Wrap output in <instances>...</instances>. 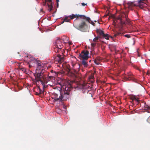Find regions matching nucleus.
Segmentation results:
<instances>
[{
  "label": "nucleus",
  "mask_w": 150,
  "mask_h": 150,
  "mask_svg": "<svg viewBox=\"0 0 150 150\" xmlns=\"http://www.w3.org/2000/svg\"><path fill=\"white\" fill-rule=\"evenodd\" d=\"M63 89L61 88L56 87L55 91L52 94V98L55 101L61 102L67 100L70 97V93L71 88L70 87L64 86Z\"/></svg>",
  "instance_id": "nucleus-1"
},
{
  "label": "nucleus",
  "mask_w": 150,
  "mask_h": 150,
  "mask_svg": "<svg viewBox=\"0 0 150 150\" xmlns=\"http://www.w3.org/2000/svg\"><path fill=\"white\" fill-rule=\"evenodd\" d=\"M37 65V68L36 69L34 75L37 81H40L42 85L44 83H47V79L45 74V71L43 69V64L40 60H35V62Z\"/></svg>",
  "instance_id": "nucleus-2"
},
{
  "label": "nucleus",
  "mask_w": 150,
  "mask_h": 150,
  "mask_svg": "<svg viewBox=\"0 0 150 150\" xmlns=\"http://www.w3.org/2000/svg\"><path fill=\"white\" fill-rule=\"evenodd\" d=\"M117 19L119 20L120 27H122L123 25L128 24L131 25L132 22L128 18V16L127 14L125 13L120 14L117 18Z\"/></svg>",
  "instance_id": "nucleus-3"
},
{
  "label": "nucleus",
  "mask_w": 150,
  "mask_h": 150,
  "mask_svg": "<svg viewBox=\"0 0 150 150\" xmlns=\"http://www.w3.org/2000/svg\"><path fill=\"white\" fill-rule=\"evenodd\" d=\"M81 15H79V17H80V18L81 19L79 25H76V21H74V24L76 26L77 29L83 32H86L88 29V25L86 23V20L83 18H82L81 16Z\"/></svg>",
  "instance_id": "nucleus-4"
},
{
  "label": "nucleus",
  "mask_w": 150,
  "mask_h": 150,
  "mask_svg": "<svg viewBox=\"0 0 150 150\" xmlns=\"http://www.w3.org/2000/svg\"><path fill=\"white\" fill-rule=\"evenodd\" d=\"M54 51L56 52H59V51L63 47V45L62 44L61 40L58 38L55 43Z\"/></svg>",
  "instance_id": "nucleus-5"
},
{
  "label": "nucleus",
  "mask_w": 150,
  "mask_h": 150,
  "mask_svg": "<svg viewBox=\"0 0 150 150\" xmlns=\"http://www.w3.org/2000/svg\"><path fill=\"white\" fill-rule=\"evenodd\" d=\"M89 52L87 50L83 51L79 54V57L82 59V60H87L89 58Z\"/></svg>",
  "instance_id": "nucleus-6"
},
{
  "label": "nucleus",
  "mask_w": 150,
  "mask_h": 150,
  "mask_svg": "<svg viewBox=\"0 0 150 150\" xmlns=\"http://www.w3.org/2000/svg\"><path fill=\"white\" fill-rule=\"evenodd\" d=\"M147 0H139L137 1V7H138L141 8H143L146 4V3Z\"/></svg>",
  "instance_id": "nucleus-7"
},
{
  "label": "nucleus",
  "mask_w": 150,
  "mask_h": 150,
  "mask_svg": "<svg viewBox=\"0 0 150 150\" xmlns=\"http://www.w3.org/2000/svg\"><path fill=\"white\" fill-rule=\"evenodd\" d=\"M66 69L68 72V75L69 76L73 77L75 76V74L76 73V71L75 70H73V71H71L69 68L68 66L66 67Z\"/></svg>",
  "instance_id": "nucleus-8"
},
{
  "label": "nucleus",
  "mask_w": 150,
  "mask_h": 150,
  "mask_svg": "<svg viewBox=\"0 0 150 150\" xmlns=\"http://www.w3.org/2000/svg\"><path fill=\"white\" fill-rule=\"evenodd\" d=\"M81 16L82 18H83L84 19L86 20V21H88L89 23L91 24L93 26H95V24L94 22L92 21L90 18L89 17H87L84 15H81Z\"/></svg>",
  "instance_id": "nucleus-9"
},
{
  "label": "nucleus",
  "mask_w": 150,
  "mask_h": 150,
  "mask_svg": "<svg viewBox=\"0 0 150 150\" xmlns=\"http://www.w3.org/2000/svg\"><path fill=\"white\" fill-rule=\"evenodd\" d=\"M81 16L82 18H83L84 19L86 20V21H88L89 23L91 24L93 26H95V24L94 22L92 21L90 18L89 17H87L84 15H81Z\"/></svg>",
  "instance_id": "nucleus-10"
},
{
  "label": "nucleus",
  "mask_w": 150,
  "mask_h": 150,
  "mask_svg": "<svg viewBox=\"0 0 150 150\" xmlns=\"http://www.w3.org/2000/svg\"><path fill=\"white\" fill-rule=\"evenodd\" d=\"M64 57H62L61 55L59 54L57 55V57L55 59V61L58 62H62L64 61Z\"/></svg>",
  "instance_id": "nucleus-11"
},
{
  "label": "nucleus",
  "mask_w": 150,
  "mask_h": 150,
  "mask_svg": "<svg viewBox=\"0 0 150 150\" xmlns=\"http://www.w3.org/2000/svg\"><path fill=\"white\" fill-rule=\"evenodd\" d=\"M127 76L125 77V79L127 80H130L133 79L132 74L131 72L127 73Z\"/></svg>",
  "instance_id": "nucleus-12"
},
{
  "label": "nucleus",
  "mask_w": 150,
  "mask_h": 150,
  "mask_svg": "<svg viewBox=\"0 0 150 150\" xmlns=\"http://www.w3.org/2000/svg\"><path fill=\"white\" fill-rule=\"evenodd\" d=\"M79 15H74L72 14L71 15L69 16H68L66 17H67L68 19H67V20H68L69 19V21L70 20H72L74 18L76 17L77 18L76 19V20L78 19V17H79Z\"/></svg>",
  "instance_id": "nucleus-13"
},
{
  "label": "nucleus",
  "mask_w": 150,
  "mask_h": 150,
  "mask_svg": "<svg viewBox=\"0 0 150 150\" xmlns=\"http://www.w3.org/2000/svg\"><path fill=\"white\" fill-rule=\"evenodd\" d=\"M89 85L86 84L82 86V91L83 93H88L89 91L88 90Z\"/></svg>",
  "instance_id": "nucleus-14"
},
{
  "label": "nucleus",
  "mask_w": 150,
  "mask_h": 150,
  "mask_svg": "<svg viewBox=\"0 0 150 150\" xmlns=\"http://www.w3.org/2000/svg\"><path fill=\"white\" fill-rule=\"evenodd\" d=\"M28 58L31 61H34V62L35 63V60H37L33 56L30 55H28L26 57H25L24 58L25 60H27L28 59Z\"/></svg>",
  "instance_id": "nucleus-15"
},
{
  "label": "nucleus",
  "mask_w": 150,
  "mask_h": 150,
  "mask_svg": "<svg viewBox=\"0 0 150 150\" xmlns=\"http://www.w3.org/2000/svg\"><path fill=\"white\" fill-rule=\"evenodd\" d=\"M128 6L129 8H130L134 6L137 7V3H134V2H129L127 3Z\"/></svg>",
  "instance_id": "nucleus-16"
},
{
  "label": "nucleus",
  "mask_w": 150,
  "mask_h": 150,
  "mask_svg": "<svg viewBox=\"0 0 150 150\" xmlns=\"http://www.w3.org/2000/svg\"><path fill=\"white\" fill-rule=\"evenodd\" d=\"M144 110L149 113H150V106L147 105H146L144 106Z\"/></svg>",
  "instance_id": "nucleus-17"
},
{
  "label": "nucleus",
  "mask_w": 150,
  "mask_h": 150,
  "mask_svg": "<svg viewBox=\"0 0 150 150\" xmlns=\"http://www.w3.org/2000/svg\"><path fill=\"white\" fill-rule=\"evenodd\" d=\"M87 60H82V63L84 67H87L88 66L87 62L86 61Z\"/></svg>",
  "instance_id": "nucleus-18"
},
{
  "label": "nucleus",
  "mask_w": 150,
  "mask_h": 150,
  "mask_svg": "<svg viewBox=\"0 0 150 150\" xmlns=\"http://www.w3.org/2000/svg\"><path fill=\"white\" fill-rule=\"evenodd\" d=\"M97 32L98 33L100 36L102 37L104 35V31L100 29H98L96 30Z\"/></svg>",
  "instance_id": "nucleus-19"
},
{
  "label": "nucleus",
  "mask_w": 150,
  "mask_h": 150,
  "mask_svg": "<svg viewBox=\"0 0 150 150\" xmlns=\"http://www.w3.org/2000/svg\"><path fill=\"white\" fill-rule=\"evenodd\" d=\"M47 5L49 8V11H51L52 10V8H53V6L52 5V3H51V4H48Z\"/></svg>",
  "instance_id": "nucleus-20"
},
{
  "label": "nucleus",
  "mask_w": 150,
  "mask_h": 150,
  "mask_svg": "<svg viewBox=\"0 0 150 150\" xmlns=\"http://www.w3.org/2000/svg\"><path fill=\"white\" fill-rule=\"evenodd\" d=\"M62 39L64 42V40H66V41L65 42L66 43H67L68 42V38L67 37H66V36H63L62 37Z\"/></svg>",
  "instance_id": "nucleus-21"
},
{
  "label": "nucleus",
  "mask_w": 150,
  "mask_h": 150,
  "mask_svg": "<svg viewBox=\"0 0 150 150\" xmlns=\"http://www.w3.org/2000/svg\"><path fill=\"white\" fill-rule=\"evenodd\" d=\"M102 37H103L104 38H105V39H106L107 40L109 39V36L108 35V34H105L104 33V35H103Z\"/></svg>",
  "instance_id": "nucleus-22"
},
{
  "label": "nucleus",
  "mask_w": 150,
  "mask_h": 150,
  "mask_svg": "<svg viewBox=\"0 0 150 150\" xmlns=\"http://www.w3.org/2000/svg\"><path fill=\"white\" fill-rule=\"evenodd\" d=\"M68 19L67 17H65L63 21L62 22L61 24H63L64 23V22H69V19L68 20H67V19Z\"/></svg>",
  "instance_id": "nucleus-23"
},
{
  "label": "nucleus",
  "mask_w": 150,
  "mask_h": 150,
  "mask_svg": "<svg viewBox=\"0 0 150 150\" xmlns=\"http://www.w3.org/2000/svg\"><path fill=\"white\" fill-rule=\"evenodd\" d=\"M18 69H19L23 71H26V69L24 67H23L21 66V67H19V68Z\"/></svg>",
  "instance_id": "nucleus-24"
},
{
  "label": "nucleus",
  "mask_w": 150,
  "mask_h": 150,
  "mask_svg": "<svg viewBox=\"0 0 150 150\" xmlns=\"http://www.w3.org/2000/svg\"><path fill=\"white\" fill-rule=\"evenodd\" d=\"M100 38V37H97L94 38L93 39V41L94 42H96L98 40V39Z\"/></svg>",
  "instance_id": "nucleus-25"
},
{
  "label": "nucleus",
  "mask_w": 150,
  "mask_h": 150,
  "mask_svg": "<svg viewBox=\"0 0 150 150\" xmlns=\"http://www.w3.org/2000/svg\"><path fill=\"white\" fill-rule=\"evenodd\" d=\"M130 98L132 100L133 102L134 100H136V98L135 96H132L130 97Z\"/></svg>",
  "instance_id": "nucleus-26"
},
{
  "label": "nucleus",
  "mask_w": 150,
  "mask_h": 150,
  "mask_svg": "<svg viewBox=\"0 0 150 150\" xmlns=\"http://www.w3.org/2000/svg\"><path fill=\"white\" fill-rule=\"evenodd\" d=\"M94 62L95 63L98 65L99 64V61L98 60L96 59L94 60Z\"/></svg>",
  "instance_id": "nucleus-27"
},
{
  "label": "nucleus",
  "mask_w": 150,
  "mask_h": 150,
  "mask_svg": "<svg viewBox=\"0 0 150 150\" xmlns=\"http://www.w3.org/2000/svg\"><path fill=\"white\" fill-rule=\"evenodd\" d=\"M121 34V33H120L116 32L114 34V36L115 37H116L117 36Z\"/></svg>",
  "instance_id": "nucleus-28"
},
{
  "label": "nucleus",
  "mask_w": 150,
  "mask_h": 150,
  "mask_svg": "<svg viewBox=\"0 0 150 150\" xmlns=\"http://www.w3.org/2000/svg\"><path fill=\"white\" fill-rule=\"evenodd\" d=\"M47 80L48 81H50L51 79H52L53 78V76H49L48 77H47Z\"/></svg>",
  "instance_id": "nucleus-29"
},
{
  "label": "nucleus",
  "mask_w": 150,
  "mask_h": 150,
  "mask_svg": "<svg viewBox=\"0 0 150 150\" xmlns=\"http://www.w3.org/2000/svg\"><path fill=\"white\" fill-rule=\"evenodd\" d=\"M124 36L125 37L127 38H129L130 37V36L129 35V34H126L125 35H124Z\"/></svg>",
  "instance_id": "nucleus-30"
},
{
  "label": "nucleus",
  "mask_w": 150,
  "mask_h": 150,
  "mask_svg": "<svg viewBox=\"0 0 150 150\" xmlns=\"http://www.w3.org/2000/svg\"><path fill=\"white\" fill-rule=\"evenodd\" d=\"M22 64L21 63H18L17 64H16L18 67V68H19V67H21V64Z\"/></svg>",
  "instance_id": "nucleus-31"
},
{
  "label": "nucleus",
  "mask_w": 150,
  "mask_h": 150,
  "mask_svg": "<svg viewBox=\"0 0 150 150\" xmlns=\"http://www.w3.org/2000/svg\"><path fill=\"white\" fill-rule=\"evenodd\" d=\"M89 78L90 79H94V76L93 75H91V76H90Z\"/></svg>",
  "instance_id": "nucleus-32"
},
{
  "label": "nucleus",
  "mask_w": 150,
  "mask_h": 150,
  "mask_svg": "<svg viewBox=\"0 0 150 150\" xmlns=\"http://www.w3.org/2000/svg\"><path fill=\"white\" fill-rule=\"evenodd\" d=\"M91 45L92 47H94L96 45V43H92L91 44Z\"/></svg>",
  "instance_id": "nucleus-33"
},
{
  "label": "nucleus",
  "mask_w": 150,
  "mask_h": 150,
  "mask_svg": "<svg viewBox=\"0 0 150 150\" xmlns=\"http://www.w3.org/2000/svg\"><path fill=\"white\" fill-rule=\"evenodd\" d=\"M46 1L50 3V4H51V3H52V0H46Z\"/></svg>",
  "instance_id": "nucleus-34"
},
{
  "label": "nucleus",
  "mask_w": 150,
  "mask_h": 150,
  "mask_svg": "<svg viewBox=\"0 0 150 150\" xmlns=\"http://www.w3.org/2000/svg\"><path fill=\"white\" fill-rule=\"evenodd\" d=\"M46 0H45V2H44L43 3V5L44 6H45L46 4Z\"/></svg>",
  "instance_id": "nucleus-35"
},
{
  "label": "nucleus",
  "mask_w": 150,
  "mask_h": 150,
  "mask_svg": "<svg viewBox=\"0 0 150 150\" xmlns=\"http://www.w3.org/2000/svg\"><path fill=\"white\" fill-rule=\"evenodd\" d=\"M134 101H135L136 102H138V103H139V100L138 99H137L136 98V100H134Z\"/></svg>",
  "instance_id": "nucleus-36"
},
{
  "label": "nucleus",
  "mask_w": 150,
  "mask_h": 150,
  "mask_svg": "<svg viewBox=\"0 0 150 150\" xmlns=\"http://www.w3.org/2000/svg\"><path fill=\"white\" fill-rule=\"evenodd\" d=\"M87 4H85V3H81V5L83 6H85V5H87Z\"/></svg>",
  "instance_id": "nucleus-37"
},
{
  "label": "nucleus",
  "mask_w": 150,
  "mask_h": 150,
  "mask_svg": "<svg viewBox=\"0 0 150 150\" xmlns=\"http://www.w3.org/2000/svg\"><path fill=\"white\" fill-rule=\"evenodd\" d=\"M29 67L30 68L31 67H32V66L31 65H30V64H29Z\"/></svg>",
  "instance_id": "nucleus-38"
},
{
  "label": "nucleus",
  "mask_w": 150,
  "mask_h": 150,
  "mask_svg": "<svg viewBox=\"0 0 150 150\" xmlns=\"http://www.w3.org/2000/svg\"><path fill=\"white\" fill-rule=\"evenodd\" d=\"M57 7H58V6H59V4H58V2H57Z\"/></svg>",
  "instance_id": "nucleus-39"
},
{
  "label": "nucleus",
  "mask_w": 150,
  "mask_h": 150,
  "mask_svg": "<svg viewBox=\"0 0 150 150\" xmlns=\"http://www.w3.org/2000/svg\"><path fill=\"white\" fill-rule=\"evenodd\" d=\"M39 89L40 91V93H41V90L40 88H39Z\"/></svg>",
  "instance_id": "nucleus-40"
},
{
  "label": "nucleus",
  "mask_w": 150,
  "mask_h": 150,
  "mask_svg": "<svg viewBox=\"0 0 150 150\" xmlns=\"http://www.w3.org/2000/svg\"><path fill=\"white\" fill-rule=\"evenodd\" d=\"M59 1V0H56V1L57 2H58Z\"/></svg>",
  "instance_id": "nucleus-41"
},
{
  "label": "nucleus",
  "mask_w": 150,
  "mask_h": 150,
  "mask_svg": "<svg viewBox=\"0 0 150 150\" xmlns=\"http://www.w3.org/2000/svg\"><path fill=\"white\" fill-rule=\"evenodd\" d=\"M69 45H71V43H69Z\"/></svg>",
  "instance_id": "nucleus-42"
},
{
  "label": "nucleus",
  "mask_w": 150,
  "mask_h": 150,
  "mask_svg": "<svg viewBox=\"0 0 150 150\" xmlns=\"http://www.w3.org/2000/svg\"><path fill=\"white\" fill-rule=\"evenodd\" d=\"M94 22H96V21H94Z\"/></svg>",
  "instance_id": "nucleus-43"
},
{
  "label": "nucleus",
  "mask_w": 150,
  "mask_h": 150,
  "mask_svg": "<svg viewBox=\"0 0 150 150\" xmlns=\"http://www.w3.org/2000/svg\"><path fill=\"white\" fill-rule=\"evenodd\" d=\"M91 60H90V61H89V62H91Z\"/></svg>",
  "instance_id": "nucleus-44"
},
{
  "label": "nucleus",
  "mask_w": 150,
  "mask_h": 150,
  "mask_svg": "<svg viewBox=\"0 0 150 150\" xmlns=\"http://www.w3.org/2000/svg\"><path fill=\"white\" fill-rule=\"evenodd\" d=\"M53 71V70L51 71V72H52Z\"/></svg>",
  "instance_id": "nucleus-45"
}]
</instances>
